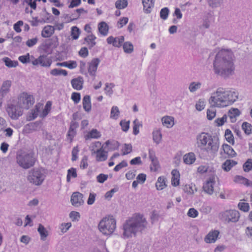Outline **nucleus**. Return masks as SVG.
I'll return each instance as SVG.
<instances>
[{
	"instance_id": "obj_1",
	"label": "nucleus",
	"mask_w": 252,
	"mask_h": 252,
	"mask_svg": "<svg viewBox=\"0 0 252 252\" xmlns=\"http://www.w3.org/2000/svg\"><path fill=\"white\" fill-rule=\"evenodd\" d=\"M235 59L231 49H221L216 55L213 62L214 73L224 79L229 78L234 73Z\"/></svg>"
},
{
	"instance_id": "obj_2",
	"label": "nucleus",
	"mask_w": 252,
	"mask_h": 252,
	"mask_svg": "<svg viewBox=\"0 0 252 252\" xmlns=\"http://www.w3.org/2000/svg\"><path fill=\"white\" fill-rule=\"evenodd\" d=\"M238 98V93L237 92L225 91L222 88H219L212 94L209 103L211 107H225L231 105Z\"/></svg>"
},
{
	"instance_id": "obj_3",
	"label": "nucleus",
	"mask_w": 252,
	"mask_h": 252,
	"mask_svg": "<svg viewBox=\"0 0 252 252\" xmlns=\"http://www.w3.org/2000/svg\"><path fill=\"white\" fill-rule=\"evenodd\" d=\"M148 222L143 215L137 214L127 220L123 225V235L128 238L147 228Z\"/></svg>"
},
{
	"instance_id": "obj_4",
	"label": "nucleus",
	"mask_w": 252,
	"mask_h": 252,
	"mask_svg": "<svg viewBox=\"0 0 252 252\" xmlns=\"http://www.w3.org/2000/svg\"><path fill=\"white\" fill-rule=\"evenodd\" d=\"M198 147H200L208 154H215L219 148L218 139H213L208 133L202 132L196 137Z\"/></svg>"
},
{
	"instance_id": "obj_5",
	"label": "nucleus",
	"mask_w": 252,
	"mask_h": 252,
	"mask_svg": "<svg viewBox=\"0 0 252 252\" xmlns=\"http://www.w3.org/2000/svg\"><path fill=\"white\" fill-rule=\"evenodd\" d=\"M16 162L20 167L27 169L34 166L36 161L33 153L24 151H18L16 155Z\"/></svg>"
},
{
	"instance_id": "obj_6",
	"label": "nucleus",
	"mask_w": 252,
	"mask_h": 252,
	"mask_svg": "<svg viewBox=\"0 0 252 252\" xmlns=\"http://www.w3.org/2000/svg\"><path fill=\"white\" fill-rule=\"evenodd\" d=\"M45 177V172L43 168H34L28 172L27 179L31 184L39 186L43 183Z\"/></svg>"
},
{
	"instance_id": "obj_7",
	"label": "nucleus",
	"mask_w": 252,
	"mask_h": 252,
	"mask_svg": "<svg viewBox=\"0 0 252 252\" xmlns=\"http://www.w3.org/2000/svg\"><path fill=\"white\" fill-rule=\"evenodd\" d=\"M100 232L105 235H110L113 233L116 227V221L112 216L104 218L98 224Z\"/></svg>"
},
{
	"instance_id": "obj_8",
	"label": "nucleus",
	"mask_w": 252,
	"mask_h": 252,
	"mask_svg": "<svg viewBox=\"0 0 252 252\" xmlns=\"http://www.w3.org/2000/svg\"><path fill=\"white\" fill-rule=\"evenodd\" d=\"M220 217L221 220L226 223L236 222L240 219V214L236 210H229L220 213Z\"/></svg>"
},
{
	"instance_id": "obj_9",
	"label": "nucleus",
	"mask_w": 252,
	"mask_h": 252,
	"mask_svg": "<svg viewBox=\"0 0 252 252\" xmlns=\"http://www.w3.org/2000/svg\"><path fill=\"white\" fill-rule=\"evenodd\" d=\"M34 102L32 95L27 93L22 94L18 98V104L22 109H28Z\"/></svg>"
},
{
	"instance_id": "obj_10",
	"label": "nucleus",
	"mask_w": 252,
	"mask_h": 252,
	"mask_svg": "<svg viewBox=\"0 0 252 252\" xmlns=\"http://www.w3.org/2000/svg\"><path fill=\"white\" fill-rule=\"evenodd\" d=\"M6 110L8 116L14 120L18 119L23 114L22 109L18 104L17 105L8 104Z\"/></svg>"
},
{
	"instance_id": "obj_11",
	"label": "nucleus",
	"mask_w": 252,
	"mask_h": 252,
	"mask_svg": "<svg viewBox=\"0 0 252 252\" xmlns=\"http://www.w3.org/2000/svg\"><path fill=\"white\" fill-rule=\"evenodd\" d=\"M32 63L34 65H40L44 67H49L52 63V60L46 55H41L32 61Z\"/></svg>"
},
{
	"instance_id": "obj_12",
	"label": "nucleus",
	"mask_w": 252,
	"mask_h": 252,
	"mask_svg": "<svg viewBox=\"0 0 252 252\" xmlns=\"http://www.w3.org/2000/svg\"><path fill=\"white\" fill-rule=\"evenodd\" d=\"M84 195L79 192H74L71 196L70 201L72 205L75 207H79L82 205L84 201Z\"/></svg>"
},
{
	"instance_id": "obj_13",
	"label": "nucleus",
	"mask_w": 252,
	"mask_h": 252,
	"mask_svg": "<svg viewBox=\"0 0 252 252\" xmlns=\"http://www.w3.org/2000/svg\"><path fill=\"white\" fill-rule=\"evenodd\" d=\"M100 62L98 58H94L88 63V71L91 76L93 77L95 76V72Z\"/></svg>"
},
{
	"instance_id": "obj_14",
	"label": "nucleus",
	"mask_w": 252,
	"mask_h": 252,
	"mask_svg": "<svg viewBox=\"0 0 252 252\" xmlns=\"http://www.w3.org/2000/svg\"><path fill=\"white\" fill-rule=\"evenodd\" d=\"M215 184L214 178H210L203 186V190L208 193L211 195L214 192V185Z\"/></svg>"
},
{
	"instance_id": "obj_15",
	"label": "nucleus",
	"mask_w": 252,
	"mask_h": 252,
	"mask_svg": "<svg viewBox=\"0 0 252 252\" xmlns=\"http://www.w3.org/2000/svg\"><path fill=\"white\" fill-rule=\"evenodd\" d=\"M93 154H96V160L97 161H105L108 157V152L104 150L103 146L96 151H94Z\"/></svg>"
},
{
	"instance_id": "obj_16",
	"label": "nucleus",
	"mask_w": 252,
	"mask_h": 252,
	"mask_svg": "<svg viewBox=\"0 0 252 252\" xmlns=\"http://www.w3.org/2000/svg\"><path fill=\"white\" fill-rule=\"evenodd\" d=\"M220 232L218 230H212L208 233V234L204 238V241L207 243H215L217 240Z\"/></svg>"
},
{
	"instance_id": "obj_17",
	"label": "nucleus",
	"mask_w": 252,
	"mask_h": 252,
	"mask_svg": "<svg viewBox=\"0 0 252 252\" xmlns=\"http://www.w3.org/2000/svg\"><path fill=\"white\" fill-rule=\"evenodd\" d=\"M240 114L241 112L238 109L232 108L228 111L227 115L231 123H235L236 121V118Z\"/></svg>"
},
{
	"instance_id": "obj_18",
	"label": "nucleus",
	"mask_w": 252,
	"mask_h": 252,
	"mask_svg": "<svg viewBox=\"0 0 252 252\" xmlns=\"http://www.w3.org/2000/svg\"><path fill=\"white\" fill-rule=\"evenodd\" d=\"M83 83V79L81 76L74 78L71 81L72 87L76 90H80L82 89Z\"/></svg>"
},
{
	"instance_id": "obj_19",
	"label": "nucleus",
	"mask_w": 252,
	"mask_h": 252,
	"mask_svg": "<svg viewBox=\"0 0 252 252\" xmlns=\"http://www.w3.org/2000/svg\"><path fill=\"white\" fill-rule=\"evenodd\" d=\"M237 164V162L231 159H227L221 165L222 168L226 172L231 170V169Z\"/></svg>"
},
{
	"instance_id": "obj_20",
	"label": "nucleus",
	"mask_w": 252,
	"mask_h": 252,
	"mask_svg": "<svg viewBox=\"0 0 252 252\" xmlns=\"http://www.w3.org/2000/svg\"><path fill=\"white\" fill-rule=\"evenodd\" d=\"M11 83L10 81L6 80L3 82L2 85L0 89V94L2 96H4L9 91Z\"/></svg>"
},
{
	"instance_id": "obj_21",
	"label": "nucleus",
	"mask_w": 252,
	"mask_h": 252,
	"mask_svg": "<svg viewBox=\"0 0 252 252\" xmlns=\"http://www.w3.org/2000/svg\"><path fill=\"white\" fill-rule=\"evenodd\" d=\"M83 107L87 112H89L92 108L90 96L88 95L84 96L83 98Z\"/></svg>"
},
{
	"instance_id": "obj_22",
	"label": "nucleus",
	"mask_w": 252,
	"mask_h": 252,
	"mask_svg": "<svg viewBox=\"0 0 252 252\" xmlns=\"http://www.w3.org/2000/svg\"><path fill=\"white\" fill-rule=\"evenodd\" d=\"M222 149L224 153L227 154L229 157H235L237 155L233 149L228 144H223L222 145Z\"/></svg>"
},
{
	"instance_id": "obj_23",
	"label": "nucleus",
	"mask_w": 252,
	"mask_h": 252,
	"mask_svg": "<svg viewBox=\"0 0 252 252\" xmlns=\"http://www.w3.org/2000/svg\"><path fill=\"white\" fill-rule=\"evenodd\" d=\"M37 231L40 234L41 240L42 241L46 240L47 236H48V231L44 226L41 224H39Z\"/></svg>"
},
{
	"instance_id": "obj_24",
	"label": "nucleus",
	"mask_w": 252,
	"mask_h": 252,
	"mask_svg": "<svg viewBox=\"0 0 252 252\" xmlns=\"http://www.w3.org/2000/svg\"><path fill=\"white\" fill-rule=\"evenodd\" d=\"M40 123L39 122L31 123L26 126L25 128L27 130H28L29 132H31L33 131L37 130L40 127Z\"/></svg>"
},
{
	"instance_id": "obj_25",
	"label": "nucleus",
	"mask_w": 252,
	"mask_h": 252,
	"mask_svg": "<svg viewBox=\"0 0 252 252\" xmlns=\"http://www.w3.org/2000/svg\"><path fill=\"white\" fill-rule=\"evenodd\" d=\"M206 1L209 7L216 8L223 5L224 0H206Z\"/></svg>"
},
{
	"instance_id": "obj_26",
	"label": "nucleus",
	"mask_w": 252,
	"mask_h": 252,
	"mask_svg": "<svg viewBox=\"0 0 252 252\" xmlns=\"http://www.w3.org/2000/svg\"><path fill=\"white\" fill-rule=\"evenodd\" d=\"M96 37L93 34H90L85 37L84 41L87 43L90 49L92 48L95 44Z\"/></svg>"
},
{
	"instance_id": "obj_27",
	"label": "nucleus",
	"mask_w": 252,
	"mask_h": 252,
	"mask_svg": "<svg viewBox=\"0 0 252 252\" xmlns=\"http://www.w3.org/2000/svg\"><path fill=\"white\" fill-rule=\"evenodd\" d=\"M156 187L158 190H162L166 187V179L164 177H158L156 184Z\"/></svg>"
},
{
	"instance_id": "obj_28",
	"label": "nucleus",
	"mask_w": 252,
	"mask_h": 252,
	"mask_svg": "<svg viewBox=\"0 0 252 252\" xmlns=\"http://www.w3.org/2000/svg\"><path fill=\"white\" fill-rule=\"evenodd\" d=\"M142 3L147 13L151 12V8L154 6V0H142Z\"/></svg>"
},
{
	"instance_id": "obj_29",
	"label": "nucleus",
	"mask_w": 252,
	"mask_h": 252,
	"mask_svg": "<svg viewBox=\"0 0 252 252\" xmlns=\"http://www.w3.org/2000/svg\"><path fill=\"white\" fill-rule=\"evenodd\" d=\"M54 32V28L51 26L45 27L42 31L41 35L43 37H48Z\"/></svg>"
},
{
	"instance_id": "obj_30",
	"label": "nucleus",
	"mask_w": 252,
	"mask_h": 252,
	"mask_svg": "<svg viewBox=\"0 0 252 252\" xmlns=\"http://www.w3.org/2000/svg\"><path fill=\"white\" fill-rule=\"evenodd\" d=\"M195 160V157L193 153H189L184 157V161L186 164H192Z\"/></svg>"
},
{
	"instance_id": "obj_31",
	"label": "nucleus",
	"mask_w": 252,
	"mask_h": 252,
	"mask_svg": "<svg viewBox=\"0 0 252 252\" xmlns=\"http://www.w3.org/2000/svg\"><path fill=\"white\" fill-rule=\"evenodd\" d=\"M99 32L103 35H107L108 31V27L104 22H101L98 25V27Z\"/></svg>"
},
{
	"instance_id": "obj_32",
	"label": "nucleus",
	"mask_w": 252,
	"mask_h": 252,
	"mask_svg": "<svg viewBox=\"0 0 252 252\" xmlns=\"http://www.w3.org/2000/svg\"><path fill=\"white\" fill-rule=\"evenodd\" d=\"M2 60L5 63V65L8 67H15L18 64V62L17 61H13L7 57L3 58Z\"/></svg>"
},
{
	"instance_id": "obj_33",
	"label": "nucleus",
	"mask_w": 252,
	"mask_h": 252,
	"mask_svg": "<svg viewBox=\"0 0 252 252\" xmlns=\"http://www.w3.org/2000/svg\"><path fill=\"white\" fill-rule=\"evenodd\" d=\"M201 83L199 82H192L189 84V89L191 93H194L200 88Z\"/></svg>"
},
{
	"instance_id": "obj_34",
	"label": "nucleus",
	"mask_w": 252,
	"mask_h": 252,
	"mask_svg": "<svg viewBox=\"0 0 252 252\" xmlns=\"http://www.w3.org/2000/svg\"><path fill=\"white\" fill-rule=\"evenodd\" d=\"M242 128L247 135L252 133V125L248 122H244Z\"/></svg>"
},
{
	"instance_id": "obj_35",
	"label": "nucleus",
	"mask_w": 252,
	"mask_h": 252,
	"mask_svg": "<svg viewBox=\"0 0 252 252\" xmlns=\"http://www.w3.org/2000/svg\"><path fill=\"white\" fill-rule=\"evenodd\" d=\"M153 136L154 141L157 144H159L162 138V135L159 130H155L153 132Z\"/></svg>"
},
{
	"instance_id": "obj_36",
	"label": "nucleus",
	"mask_w": 252,
	"mask_h": 252,
	"mask_svg": "<svg viewBox=\"0 0 252 252\" xmlns=\"http://www.w3.org/2000/svg\"><path fill=\"white\" fill-rule=\"evenodd\" d=\"M81 31L80 29L76 26H73L71 28V36H72L73 39H77Z\"/></svg>"
},
{
	"instance_id": "obj_37",
	"label": "nucleus",
	"mask_w": 252,
	"mask_h": 252,
	"mask_svg": "<svg viewBox=\"0 0 252 252\" xmlns=\"http://www.w3.org/2000/svg\"><path fill=\"white\" fill-rule=\"evenodd\" d=\"M123 49L125 53L130 54L133 51V44L130 42H126L124 43Z\"/></svg>"
},
{
	"instance_id": "obj_38",
	"label": "nucleus",
	"mask_w": 252,
	"mask_h": 252,
	"mask_svg": "<svg viewBox=\"0 0 252 252\" xmlns=\"http://www.w3.org/2000/svg\"><path fill=\"white\" fill-rule=\"evenodd\" d=\"M88 138L97 139L101 136L100 132L96 129H93L87 135Z\"/></svg>"
},
{
	"instance_id": "obj_39",
	"label": "nucleus",
	"mask_w": 252,
	"mask_h": 252,
	"mask_svg": "<svg viewBox=\"0 0 252 252\" xmlns=\"http://www.w3.org/2000/svg\"><path fill=\"white\" fill-rule=\"evenodd\" d=\"M225 137L226 140L230 144L233 145L234 144V140L233 135L230 130L227 129L225 131Z\"/></svg>"
},
{
	"instance_id": "obj_40",
	"label": "nucleus",
	"mask_w": 252,
	"mask_h": 252,
	"mask_svg": "<svg viewBox=\"0 0 252 252\" xmlns=\"http://www.w3.org/2000/svg\"><path fill=\"white\" fill-rule=\"evenodd\" d=\"M162 122L164 126L167 127L172 126L173 125V118L171 117L167 116L162 118Z\"/></svg>"
},
{
	"instance_id": "obj_41",
	"label": "nucleus",
	"mask_w": 252,
	"mask_h": 252,
	"mask_svg": "<svg viewBox=\"0 0 252 252\" xmlns=\"http://www.w3.org/2000/svg\"><path fill=\"white\" fill-rule=\"evenodd\" d=\"M50 73L54 76H58L60 75L66 76L67 75V72L65 70L57 68L52 69Z\"/></svg>"
},
{
	"instance_id": "obj_42",
	"label": "nucleus",
	"mask_w": 252,
	"mask_h": 252,
	"mask_svg": "<svg viewBox=\"0 0 252 252\" xmlns=\"http://www.w3.org/2000/svg\"><path fill=\"white\" fill-rule=\"evenodd\" d=\"M243 170L245 172H248L252 170V159L249 158L243 164Z\"/></svg>"
},
{
	"instance_id": "obj_43",
	"label": "nucleus",
	"mask_w": 252,
	"mask_h": 252,
	"mask_svg": "<svg viewBox=\"0 0 252 252\" xmlns=\"http://www.w3.org/2000/svg\"><path fill=\"white\" fill-rule=\"evenodd\" d=\"M77 176L76 170L75 168H71L67 171V175L66 178V181L67 182H69L70 181L71 177L73 178H76Z\"/></svg>"
},
{
	"instance_id": "obj_44",
	"label": "nucleus",
	"mask_w": 252,
	"mask_h": 252,
	"mask_svg": "<svg viewBox=\"0 0 252 252\" xmlns=\"http://www.w3.org/2000/svg\"><path fill=\"white\" fill-rule=\"evenodd\" d=\"M126 0H118L115 3L116 7L118 9H124L127 5Z\"/></svg>"
},
{
	"instance_id": "obj_45",
	"label": "nucleus",
	"mask_w": 252,
	"mask_h": 252,
	"mask_svg": "<svg viewBox=\"0 0 252 252\" xmlns=\"http://www.w3.org/2000/svg\"><path fill=\"white\" fill-rule=\"evenodd\" d=\"M133 123V133L134 135H137L139 132V128L140 126H142V124L137 119H135Z\"/></svg>"
},
{
	"instance_id": "obj_46",
	"label": "nucleus",
	"mask_w": 252,
	"mask_h": 252,
	"mask_svg": "<svg viewBox=\"0 0 252 252\" xmlns=\"http://www.w3.org/2000/svg\"><path fill=\"white\" fill-rule=\"evenodd\" d=\"M169 13V10L167 7H164L161 9L160 11V17L163 20H166L168 18Z\"/></svg>"
},
{
	"instance_id": "obj_47",
	"label": "nucleus",
	"mask_w": 252,
	"mask_h": 252,
	"mask_svg": "<svg viewBox=\"0 0 252 252\" xmlns=\"http://www.w3.org/2000/svg\"><path fill=\"white\" fill-rule=\"evenodd\" d=\"M132 147L130 144H125L124 148L122 150L123 152V155H127L132 152Z\"/></svg>"
},
{
	"instance_id": "obj_48",
	"label": "nucleus",
	"mask_w": 252,
	"mask_h": 252,
	"mask_svg": "<svg viewBox=\"0 0 252 252\" xmlns=\"http://www.w3.org/2000/svg\"><path fill=\"white\" fill-rule=\"evenodd\" d=\"M238 207L240 210L244 212H248L250 209L249 203L245 202H239L238 204Z\"/></svg>"
},
{
	"instance_id": "obj_49",
	"label": "nucleus",
	"mask_w": 252,
	"mask_h": 252,
	"mask_svg": "<svg viewBox=\"0 0 252 252\" xmlns=\"http://www.w3.org/2000/svg\"><path fill=\"white\" fill-rule=\"evenodd\" d=\"M227 119V115L226 114H224L222 117L219 118L215 120V123L217 124V126H222L225 122H226Z\"/></svg>"
},
{
	"instance_id": "obj_50",
	"label": "nucleus",
	"mask_w": 252,
	"mask_h": 252,
	"mask_svg": "<svg viewBox=\"0 0 252 252\" xmlns=\"http://www.w3.org/2000/svg\"><path fill=\"white\" fill-rule=\"evenodd\" d=\"M51 105L52 103L50 101H48L46 103L45 108L43 109L42 113V116L43 117H46L48 115L49 112L50 111L51 108Z\"/></svg>"
},
{
	"instance_id": "obj_51",
	"label": "nucleus",
	"mask_w": 252,
	"mask_h": 252,
	"mask_svg": "<svg viewBox=\"0 0 252 252\" xmlns=\"http://www.w3.org/2000/svg\"><path fill=\"white\" fill-rule=\"evenodd\" d=\"M120 111L117 106H113L111 110V118L117 119L119 116Z\"/></svg>"
},
{
	"instance_id": "obj_52",
	"label": "nucleus",
	"mask_w": 252,
	"mask_h": 252,
	"mask_svg": "<svg viewBox=\"0 0 252 252\" xmlns=\"http://www.w3.org/2000/svg\"><path fill=\"white\" fill-rule=\"evenodd\" d=\"M214 107H211L210 109H208L207 112V117L209 120H212L216 115V111L213 109Z\"/></svg>"
},
{
	"instance_id": "obj_53",
	"label": "nucleus",
	"mask_w": 252,
	"mask_h": 252,
	"mask_svg": "<svg viewBox=\"0 0 252 252\" xmlns=\"http://www.w3.org/2000/svg\"><path fill=\"white\" fill-rule=\"evenodd\" d=\"M105 144L106 146H108L109 145H111L110 149L111 150H115L118 148L119 147V142L118 141H113L111 142L109 140H107Z\"/></svg>"
},
{
	"instance_id": "obj_54",
	"label": "nucleus",
	"mask_w": 252,
	"mask_h": 252,
	"mask_svg": "<svg viewBox=\"0 0 252 252\" xmlns=\"http://www.w3.org/2000/svg\"><path fill=\"white\" fill-rule=\"evenodd\" d=\"M151 161L152 164L150 166L151 170L154 171H157L159 167V162L158 159Z\"/></svg>"
},
{
	"instance_id": "obj_55",
	"label": "nucleus",
	"mask_w": 252,
	"mask_h": 252,
	"mask_svg": "<svg viewBox=\"0 0 252 252\" xmlns=\"http://www.w3.org/2000/svg\"><path fill=\"white\" fill-rule=\"evenodd\" d=\"M117 38H114L113 36H111L108 37L107 39V41L108 44H112L115 47H119V44L117 43Z\"/></svg>"
},
{
	"instance_id": "obj_56",
	"label": "nucleus",
	"mask_w": 252,
	"mask_h": 252,
	"mask_svg": "<svg viewBox=\"0 0 252 252\" xmlns=\"http://www.w3.org/2000/svg\"><path fill=\"white\" fill-rule=\"evenodd\" d=\"M187 214L189 217L194 218L198 216V212L196 209L192 208L189 209Z\"/></svg>"
},
{
	"instance_id": "obj_57",
	"label": "nucleus",
	"mask_w": 252,
	"mask_h": 252,
	"mask_svg": "<svg viewBox=\"0 0 252 252\" xmlns=\"http://www.w3.org/2000/svg\"><path fill=\"white\" fill-rule=\"evenodd\" d=\"M120 125L122 126V130L126 132L129 128V121H121Z\"/></svg>"
},
{
	"instance_id": "obj_58",
	"label": "nucleus",
	"mask_w": 252,
	"mask_h": 252,
	"mask_svg": "<svg viewBox=\"0 0 252 252\" xmlns=\"http://www.w3.org/2000/svg\"><path fill=\"white\" fill-rule=\"evenodd\" d=\"M127 166V162L125 160H123L121 162H120L119 164H118L115 167L114 170L116 172H117L119 171L120 169H121L122 168L126 167Z\"/></svg>"
},
{
	"instance_id": "obj_59",
	"label": "nucleus",
	"mask_w": 252,
	"mask_h": 252,
	"mask_svg": "<svg viewBox=\"0 0 252 252\" xmlns=\"http://www.w3.org/2000/svg\"><path fill=\"white\" fill-rule=\"evenodd\" d=\"M19 60L23 63L30 62V54L28 53L25 56H21L19 57Z\"/></svg>"
},
{
	"instance_id": "obj_60",
	"label": "nucleus",
	"mask_w": 252,
	"mask_h": 252,
	"mask_svg": "<svg viewBox=\"0 0 252 252\" xmlns=\"http://www.w3.org/2000/svg\"><path fill=\"white\" fill-rule=\"evenodd\" d=\"M128 19L127 17H123L120 19L118 22V27L119 28H122L124 25H126L128 22Z\"/></svg>"
},
{
	"instance_id": "obj_61",
	"label": "nucleus",
	"mask_w": 252,
	"mask_h": 252,
	"mask_svg": "<svg viewBox=\"0 0 252 252\" xmlns=\"http://www.w3.org/2000/svg\"><path fill=\"white\" fill-rule=\"evenodd\" d=\"M108 178V175L104 174H100L97 177V181L100 183H104Z\"/></svg>"
},
{
	"instance_id": "obj_62",
	"label": "nucleus",
	"mask_w": 252,
	"mask_h": 252,
	"mask_svg": "<svg viewBox=\"0 0 252 252\" xmlns=\"http://www.w3.org/2000/svg\"><path fill=\"white\" fill-rule=\"evenodd\" d=\"M71 99L75 103H78L81 99L80 94L78 93H73L71 95Z\"/></svg>"
},
{
	"instance_id": "obj_63",
	"label": "nucleus",
	"mask_w": 252,
	"mask_h": 252,
	"mask_svg": "<svg viewBox=\"0 0 252 252\" xmlns=\"http://www.w3.org/2000/svg\"><path fill=\"white\" fill-rule=\"evenodd\" d=\"M38 41V38L37 37H35L31 39H28L26 42V45L29 47H32L35 45Z\"/></svg>"
},
{
	"instance_id": "obj_64",
	"label": "nucleus",
	"mask_w": 252,
	"mask_h": 252,
	"mask_svg": "<svg viewBox=\"0 0 252 252\" xmlns=\"http://www.w3.org/2000/svg\"><path fill=\"white\" fill-rule=\"evenodd\" d=\"M205 105L204 101L203 100L200 99L196 103L195 105V107L198 111H201L204 108Z\"/></svg>"
}]
</instances>
